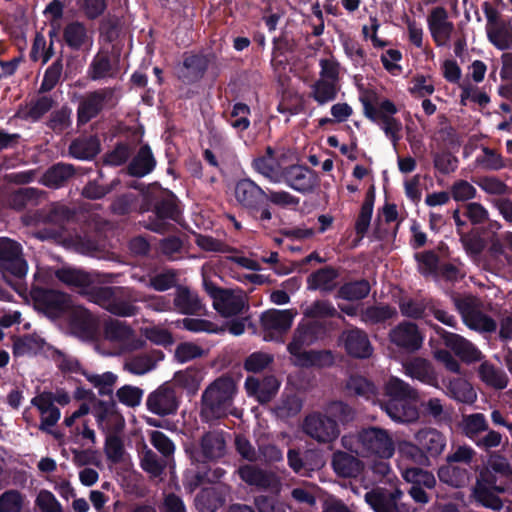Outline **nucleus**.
Wrapping results in <instances>:
<instances>
[{
  "instance_id": "obj_37",
  "label": "nucleus",
  "mask_w": 512,
  "mask_h": 512,
  "mask_svg": "<svg viewBox=\"0 0 512 512\" xmlns=\"http://www.w3.org/2000/svg\"><path fill=\"white\" fill-rule=\"evenodd\" d=\"M173 305L181 314L193 315L201 312L203 305L198 295L186 286H177Z\"/></svg>"
},
{
  "instance_id": "obj_60",
  "label": "nucleus",
  "mask_w": 512,
  "mask_h": 512,
  "mask_svg": "<svg viewBox=\"0 0 512 512\" xmlns=\"http://www.w3.org/2000/svg\"><path fill=\"white\" fill-rule=\"evenodd\" d=\"M201 381V372L193 368H189L184 371H179L174 375L175 384L192 393L198 390Z\"/></svg>"
},
{
  "instance_id": "obj_45",
  "label": "nucleus",
  "mask_w": 512,
  "mask_h": 512,
  "mask_svg": "<svg viewBox=\"0 0 512 512\" xmlns=\"http://www.w3.org/2000/svg\"><path fill=\"white\" fill-rule=\"evenodd\" d=\"M438 476L440 481L456 488L466 486L470 480V473L466 468L451 463L442 466L438 470Z\"/></svg>"
},
{
  "instance_id": "obj_1",
  "label": "nucleus",
  "mask_w": 512,
  "mask_h": 512,
  "mask_svg": "<svg viewBox=\"0 0 512 512\" xmlns=\"http://www.w3.org/2000/svg\"><path fill=\"white\" fill-rule=\"evenodd\" d=\"M341 445L357 456L390 459L395 453V443L390 432L377 426L362 428L354 434L344 435Z\"/></svg>"
},
{
  "instance_id": "obj_57",
  "label": "nucleus",
  "mask_w": 512,
  "mask_h": 512,
  "mask_svg": "<svg viewBox=\"0 0 512 512\" xmlns=\"http://www.w3.org/2000/svg\"><path fill=\"white\" fill-rule=\"evenodd\" d=\"M156 359L151 354H139L125 361L124 369L132 374L142 375L152 370Z\"/></svg>"
},
{
  "instance_id": "obj_26",
  "label": "nucleus",
  "mask_w": 512,
  "mask_h": 512,
  "mask_svg": "<svg viewBox=\"0 0 512 512\" xmlns=\"http://www.w3.org/2000/svg\"><path fill=\"white\" fill-rule=\"evenodd\" d=\"M414 440L428 457H438L446 446L445 436L432 427L418 430L414 435Z\"/></svg>"
},
{
  "instance_id": "obj_49",
  "label": "nucleus",
  "mask_w": 512,
  "mask_h": 512,
  "mask_svg": "<svg viewBox=\"0 0 512 512\" xmlns=\"http://www.w3.org/2000/svg\"><path fill=\"white\" fill-rule=\"evenodd\" d=\"M459 427L461 432L470 439H475L482 432L488 431V423L482 413L464 415Z\"/></svg>"
},
{
  "instance_id": "obj_59",
  "label": "nucleus",
  "mask_w": 512,
  "mask_h": 512,
  "mask_svg": "<svg viewBox=\"0 0 512 512\" xmlns=\"http://www.w3.org/2000/svg\"><path fill=\"white\" fill-rule=\"evenodd\" d=\"M149 438L152 446L159 452L163 458H167L173 462L175 445L173 441L167 437L163 432L153 430L149 433Z\"/></svg>"
},
{
  "instance_id": "obj_17",
  "label": "nucleus",
  "mask_w": 512,
  "mask_h": 512,
  "mask_svg": "<svg viewBox=\"0 0 512 512\" xmlns=\"http://www.w3.org/2000/svg\"><path fill=\"white\" fill-rule=\"evenodd\" d=\"M317 327L312 323H301L293 331L292 339L287 345V350L293 357V364L300 362V356L307 354L305 347L313 344L316 339Z\"/></svg>"
},
{
  "instance_id": "obj_20",
  "label": "nucleus",
  "mask_w": 512,
  "mask_h": 512,
  "mask_svg": "<svg viewBox=\"0 0 512 512\" xmlns=\"http://www.w3.org/2000/svg\"><path fill=\"white\" fill-rule=\"evenodd\" d=\"M485 472L480 473V477L477 478L475 485L472 488L471 496L481 506L490 509L492 511H500L503 506V500L491 490L489 485L495 483V477L491 479L484 478Z\"/></svg>"
},
{
  "instance_id": "obj_3",
  "label": "nucleus",
  "mask_w": 512,
  "mask_h": 512,
  "mask_svg": "<svg viewBox=\"0 0 512 512\" xmlns=\"http://www.w3.org/2000/svg\"><path fill=\"white\" fill-rule=\"evenodd\" d=\"M453 304L460 313L464 324L480 333H492L497 329L496 321L482 311V302L473 295L452 297Z\"/></svg>"
},
{
  "instance_id": "obj_29",
  "label": "nucleus",
  "mask_w": 512,
  "mask_h": 512,
  "mask_svg": "<svg viewBox=\"0 0 512 512\" xmlns=\"http://www.w3.org/2000/svg\"><path fill=\"white\" fill-rule=\"evenodd\" d=\"M245 389L250 396H254L260 403H267L277 393L279 382L274 376H267L262 380L248 377L245 381Z\"/></svg>"
},
{
  "instance_id": "obj_9",
  "label": "nucleus",
  "mask_w": 512,
  "mask_h": 512,
  "mask_svg": "<svg viewBox=\"0 0 512 512\" xmlns=\"http://www.w3.org/2000/svg\"><path fill=\"white\" fill-rule=\"evenodd\" d=\"M303 432L318 443H330L338 438L340 430L337 422L325 412L307 415L302 424Z\"/></svg>"
},
{
  "instance_id": "obj_30",
  "label": "nucleus",
  "mask_w": 512,
  "mask_h": 512,
  "mask_svg": "<svg viewBox=\"0 0 512 512\" xmlns=\"http://www.w3.org/2000/svg\"><path fill=\"white\" fill-rule=\"evenodd\" d=\"M71 325L77 333L83 338H92L99 326L97 317L82 306L71 308Z\"/></svg>"
},
{
  "instance_id": "obj_4",
  "label": "nucleus",
  "mask_w": 512,
  "mask_h": 512,
  "mask_svg": "<svg viewBox=\"0 0 512 512\" xmlns=\"http://www.w3.org/2000/svg\"><path fill=\"white\" fill-rule=\"evenodd\" d=\"M122 288L108 286H89L84 296L111 314L120 317L134 316L138 312V308L129 300L119 296Z\"/></svg>"
},
{
  "instance_id": "obj_62",
  "label": "nucleus",
  "mask_w": 512,
  "mask_h": 512,
  "mask_svg": "<svg viewBox=\"0 0 512 512\" xmlns=\"http://www.w3.org/2000/svg\"><path fill=\"white\" fill-rule=\"evenodd\" d=\"M399 452L405 459L411 460L415 464L426 466L429 465V458L423 452L418 443L404 441L399 446Z\"/></svg>"
},
{
  "instance_id": "obj_19",
  "label": "nucleus",
  "mask_w": 512,
  "mask_h": 512,
  "mask_svg": "<svg viewBox=\"0 0 512 512\" xmlns=\"http://www.w3.org/2000/svg\"><path fill=\"white\" fill-rule=\"evenodd\" d=\"M404 373L412 379L438 388V375L433 364L422 357H413L403 363Z\"/></svg>"
},
{
  "instance_id": "obj_12",
  "label": "nucleus",
  "mask_w": 512,
  "mask_h": 512,
  "mask_svg": "<svg viewBox=\"0 0 512 512\" xmlns=\"http://www.w3.org/2000/svg\"><path fill=\"white\" fill-rule=\"evenodd\" d=\"M179 399L175 389L165 383L152 391L146 399L147 409L160 417L173 415L177 412Z\"/></svg>"
},
{
  "instance_id": "obj_18",
  "label": "nucleus",
  "mask_w": 512,
  "mask_h": 512,
  "mask_svg": "<svg viewBox=\"0 0 512 512\" xmlns=\"http://www.w3.org/2000/svg\"><path fill=\"white\" fill-rule=\"evenodd\" d=\"M294 316L295 313L292 310L271 309L264 312L261 316V324L268 334L264 338L272 339L276 334L286 333L292 325Z\"/></svg>"
},
{
  "instance_id": "obj_32",
  "label": "nucleus",
  "mask_w": 512,
  "mask_h": 512,
  "mask_svg": "<svg viewBox=\"0 0 512 512\" xmlns=\"http://www.w3.org/2000/svg\"><path fill=\"white\" fill-rule=\"evenodd\" d=\"M101 150L100 140L96 135H82L69 145V155L80 160H91Z\"/></svg>"
},
{
  "instance_id": "obj_33",
  "label": "nucleus",
  "mask_w": 512,
  "mask_h": 512,
  "mask_svg": "<svg viewBox=\"0 0 512 512\" xmlns=\"http://www.w3.org/2000/svg\"><path fill=\"white\" fill-rule=\"evenodd\" d=\"M266 193L250 179H242L235 186L236 200L246 208H257Z\"/></svg>"
},
{
  "instance_id": "obj_40",
  "label": "nucleus",
  "mask_w": 512,
  "mask_h": 512,
  "mask_svg": "<svg viewBox=\"0 0 512 512\" xmlns=\"http://www.w3.org/2000/svg\"><path fill=\"white\" fill-rule=\"evenodd\" d=\"M76 170L72 164L58 163L50 167L42 177V182L50 188L64 186L74 177Z\"/></svg>"
},
{
  "instance_id": "obj_36",
  "label": "nucleus",
  "mask_w": 512,
  "mask_h": 512,
  "mask_svg": "<svg viewBox=\"0 0 512 512\" xmlns=\"http://www.w3.org/2000/svg\"><path fill=\"white\" fill-rule=\"evenodd\" d=\"M445 387L446 394L459 403L471 405L477 399L474 387L464 378H450L445 382Z\"/></svg>"
},
{
  "instance_id": "obj_28",
  "label": "nucleus",
  "mask_w": 512,
  "mask_h": 512,
  "mask_svg": "<svg viewBox=\"0 0 512 512\" xmlns=\"http://www.w3.org/2000/svg\"><path fill=\"white\" fill-rule=\"evenodd\" d=\"M55 277L64 285L78 290L82 295L94 283L92 275L81 269L62 267L54 271Z\"/></svg>"
},
{
  "instance_id": "obj_21",
  "label": "nucleus",
  "mask_w": 512,
  "mask_h": 512,
  "mask_svg": "<svg viewBox=\"0 0 512 512\" xmlns=\"http://www.w3.org/2000/svg\"><path fill=\"white\" fill-rule=\"evenodd\" d=\"M401 496L402 492L398 489L392 492L374 489L365 494V500L375 512H401L404 509L398 503Z\"/></svg>"
},
{
  "instance_id": "obj_23",
  "label": "nucleus",
  "mask_w": 512,
  "mask_h": 512,
  "mask_svg": "<svg viewBox=\"0 0 512 512\" xmlns=\"http://www.w3.org/2000/svg\"><path fill=\"white\" fill-rule=\"evenodd\" d=\"M360 456L337 450L333 453L331 465L334 472L343 478H356L364 470V463Z\"/></svg>"
},
{
  "instance_id": "obj_43",
  "label": "nucleus",
  "mask_w": 512,
  "mask_h": 512,
  "mask_svg": "<svg viewBox=\"0 0 512 512\" xmlns=\"http://www.w3.org/2000/svg\"><path fill=\"white\" fill-rule=\"evenodd\" d=\"M338 271L332 267H324L312 273L308 279V289L330 292L335 288Z\"/></svg>"
},
{
  "instance_id": "obj_51",
  "label": "nucleus",
  "mask_w": 512,
  "mask_h": 512,
  "mask_svg": "<svg viewBox=\"0 0 512 512\" xmlns=\"http://www.w3.org/2000/svg\"><path fill=\"white\" fill-rule=\"evenodd\" d=\"M254 169L273 182H279L282 177L280 164L275 157H257L253 161Z\"/></svg>"
},
{
  "instance_id": "obj_50",
  "label": "nucleus",
  "mask_w": 512,
  "mask_h": 512,
  "mask_svg": "<svg viewBox=\"0 0 512 512\" xmlns=\"http://www.w3.org/2000/svg\"><path fill=\"white\" fill-rule=\"evenodd\" d=\"M335 358L330 350H309L307 354L300 356L299 367H329L334 364Z\"/></svg>"
},
{
  "instance_id": "obj_22",
  "label": "nucleus",
  "mask_w": 512,
  "mask_h": 512,
  "mask_svg": "<svg viewBox=\"0 0 512 512\" xmlns=\"http://www.w3.org/2000/svg\"><path fill=\"white\" fill-rule=\"evenodd\" d=\"M287 184L299 192H309L317 185V176L307 167L291 165L282 171Z\"/></svg>"
},
{
  "instance_id": "obj_25",
  "label": "nucleus",
  "mask_w": 512,
  "mask_h": 512,
  "mask_svg": "<svg viewBox=\"0 0 512 512\" xmlns=\"http://www.w3.org/2000/svg\"><path fill=\"white\" fill-rule=\"evenodd\" d=\"M411 399L387 400L381 404L382 409L395 422L414 423L419 417L418 408Z\"/></svg>"
},
{
  "instance_id": "obj_46",
  "label": "nucleus",
  "mask_w": 512,
  "mask_h": 512,
  "mask_svg": "<svg viewBox=\"0 0 512 512\" xmlns=\"http://www.w3.org/2000/svg\"><path fill=\"white\" fill-rule=\"evenodd\" d=\"M347 394L371 399L376 396V386L367 378L361 375H351L345 384Z\"/></svg>"
},
{
  "instance_id": "obj_7",
  "label": "nucleus",
  "mask_w": 512,
  "mask_h": 512,
  "mask_svg": "<svg viewBox=\"0 0 512 512\" xmlns=\"http://www.w3.org/2000/svg\"><path fill=\"white\" fill-rule=\"evenodd\" d=\"M31 295L37 309L50 318H58L72 308L70 295L59 290L34 288Z\"/></svg>"
},
{
  "instance_id": "obj_63",
  "label": "nucleus",
  "mask_w": 512,
  "mask_h": 512,
  "mask_svg": "<svg viewBox=\"0 0 512 512\" xmlns=\"http://www.w3.org/2000/svg\"><path fill=\"white\" fill-rule=\"evenodd\" d=\"M178 281L177 272L169 269L161 271L149 278V286L156 291H166L175 287Z\"/></svg>"
},
{
  "instance_id": "obj_54",
  "label": "nucleus",
  "mask_w": 512,
  "mask_h": 512,
  "mask_svg": "<svg viewBox=\"0 0 512 512\" xmlns=\"http://www.w3.org/2000/svg\"><path fill=\"white\" fill-rule=\"evenodd\" d=\"M311 97L323 105L335 99L338 91V84L332 83L331 81H324V79H318L312 86Z\"/></svg>"
},
{
  "instance_id": "obj_55",
  "label": "nucleus",
  "mask_w": 512,
  "mask_h": 512,
  "mask_svg": "<svg viewBox=\"0 0 512 512\" xmlns=\"http://www.w3.org/2000/svg\"><path fill=\"white\" fill-rule=\"evenodd\" d=\"M402 476L412 486H422L431 489L436 484V479L431 472L418 467L403 470Z\"/></svg>"
},
{
  "instance_id": "obj_42",
  "label": "nucleus",
  "mask_w": 512,
  "mask_h": 512,
  "mask_svg": "<svg viewBox=\"0 0 512 512\" xmlns=\"http://www.w3.org/2000/svg\"><path fill=\"white\" fill-rule=\"evenodd\" d=\"M384 390L388 400L411 399V401L414 402L419 400L418 390L397 377L389 378L385 384Z\"/></svg>"
},
{
  "instance_id": "obj_39",
  "label": "nucleus",
  "mask_w": 512,
  "mask_h": 512,
  "mask_svg": "<svg viewBox=\"0 0 512 512\" xmlns=\"http://www.w3.org/2000/svg\"><path fill=\"white\" fill-rule=\"evenodd\" d=\"M477 372L481 381L495 390H503L508 385L509 379L507 374L488 361L482 362Z\"/></svg>"
},
{
  "instance_id": "obj_10",
  "label": "nucleus",
  "mask_w": 512,
  "mask_h": 512,
  "mask_svg": "<svg viewBox=\"0 0 512 512\" xmlns=\"http://www.w3.org/2000/svg\"><path fill=\"white\" fill-rule=\"evenodd\" d=\"M431 326L442 339L444 345L464 363L471 364L482 360V352L468 339L459 334L448 332L437 325Z\"/></svg>"
},
{
  "instance_id": "obj_6",
  "label": "nucleus",
  "mask_w": 512,
  "mask_h": 512,
  "mask_svg": "<svg viewBox=\"0 0 512 512\" xmlns=\"http://www.w3.org/2000/svg\"><path fill=\"white\" fill-rule=\"evenodd\" d=\"M117 99V88L106 87L86 93L77 108L78 125H83L95 118L104 107Z\"/></svg>"
},
{
  "instance_id": "obj_2",
  "label": "nucleus",
  "mask_w": 512,
  "mask_h": 512,
  "mask_svg": "<svg viewBox=\"0 0 512 512\" xmlns=\"http://www.w3.org/2000/svg\"><path fill=\"white\" fill-rule=\"evenodd\" d=\"M238 392L237 382L228 374L213 380L201 396V417L213 421L227 416Z\"/></svg>"
},
{
  "instance_id": "obj_34",
  "label": "nucleus",
  "mask_w": 512,
  "mask_h": 512,
  "mask_svg": "<svg viewBox=\"0 0 512 512\" xmlns=\"http://www.w3.org/2000/svg\"><path fill=\"white\" fill-rule=\"evenodd\" d=\"M207 67L208 60L205 56L186 55L178 71V76L184 83H194L203 77Z\"/></svg>"
},
{
  "instance_id": "obj_14",
  "label": "nucleus",
  "mask_w": 512,
  "mask_h": 512,
  "mask_svg": "<svg viewBox=\"0 0 512 512\" xmlns=\"http://www.w3.org/2000/svg\"><path fill=\"white\" fill-rule=\"evenodd\" d=\"M390 341L408 352H415L422 347L423 336L418 326L412 322H401L389 332Z\"/></svg>"
},
{
  "instance_id": "obj_53",
  "label": "nucleus",
  "mask_w": 512,
  "mask_h": 512,
  "mask_svg": "<svg viewBox=\"0 0 512 512\" xmlns=\"http://www.w3.org/2000/svg\"><path fill=\"white\" fill-rule=\"evenodd\" d=\"M75 216V211L65 205L54 203L45 210L44 223H49L62 227L71 221Z\"/></svg>"
},
{
  "instance_id": "obj_16",
  "label": "nucleus",
  "mask_w": 512,
  "mask_h": 512,
  "mask_svg": "<svg viewBox=\"0 0 512 512\" xmlns=\"http://www.w3.org/2000/svg\"><path fill=\"white\" fill-rule=\"evenodd\" d=\"M64 43L73 51H89L93 45V30L78 20L63 28Z\"/></svg>"
},
{
  "instance_id": "obj_41",
  "label": "nucleus",
  "mask_w": 512,
  "mask_h": 512,
  "mask_svg": "<svg viewBox=\"0 0 512 512\" xmlns=\"http://www.w3.org/2000/svg\"><path fill=\"white\" fill-rule=\"evenodd\" d=\"M43 192L35 188H19L12 191L7 198V205L16 210H22L40 203Z\"/></svg>"
},
{
  "instance_id": "obj_15",
  "label": "nucleus",
  "mask_w": 512,
  "mask_h": 512,
  "mask_svg": "<svg viewBox=\"0 0 512 512\" xmlns=\"http://www.w3.org/2000/svg\"><path fill=\"white\" fill-rule=\"evenodd\" d=\"M339 343L352 357L368 358L372 354L373 349L367 334L357 327L342 331L339 336Z\"/></svg>"
},
{
  "instance_id": "obj_61",
  "label": "nucleus",
  "mask_w": 512,
  "mask_h": 512,
  "mask_svg": "<svg viewBox=\"0 0 512 512\" xmlns=\"http://www.w3.org/2000/svg\"><path fill=\"white\" fill-rule=\"evenodd\" d=\"M195 505L200 512H215L222 505V500L216 491L205 489L196 495Z\"/></svg>"
},
{
  "instance_id": "obj_11",
  "label": "nucleus",
  "mask_w": 512,
  "mask_h": 512,
  "mask_svg": "<svg viewBox=\"0 0 512 512\" xmlns=\"http://www.w3.org/2000/svg\"><path fill=\"white\" fill-rule=\"evenodd\" d=\"M103 333L106 340L118 343L126 351L142 349L146 344L145 340L136 336L128 324L117 319L106 321Z\"/></svg>"
},
{
  "instance_id": "obj_48",
  "label": "nucleus",
  "mask_w": 512,
  "mask_h": 512,
  "mask_svg": "<svg viewBox=\"0 0 512 512\" xmlns=\"http://www.w3.org/2000/svg\"><path fill=\"white\" fill-rule=\"evenodd\" d=\"M359 315L361 321L366 324H378L393 318L397 312L389 305H372L362 308Z\"/></svg>"
},
{
  "instance_id": "obj_8",
  "label": "nucleus",
  "mask_w": 512,
  "mask_h": 512,
  "mask_svg": "<svg viewBox=\"0 0 512 512\" xmlns=\"http://www.w3.org/2000/svg\"><path fill=\"white\" fill-rule=\"evenodd\" d=\"M227 443L223 431L205 432L191 450V458L196 462L216 461L225 456Z\"/></svg>"
},
{
  "instance_id": "obj_5",
  "label": "nucleus",
  "mask_w": 512,
  "mask_h": 512,
  "mask_svg": "<svg viewBox=\"0 0 512 512\" xmlns=\"http://www.w3.org/2000/svg\"><path fill=\"white\" fill-rule=\"evenodd\" d=\"M23 246L9 237H0V272L17 279H23L28 273Z\"/></svg>"
},
{
  "instance_id": "obj_47",
  "label": "nucleus",
  "mask_w": 512,
  "mask_h": 512,
  "mask_svg": "<svg viewBox=\"0 0 512 512\" xmlns=\"http://www.w3.org/2000/svg\"><path fill=\"white\" fill-rule=\"evenodd\" d=\"M370 290V283L365 279H360L343 284L337 291V297L348 301H357L367 297Z\"/></svg>"
},
{
  "instance_id": "obj_24",
  "label": "nucleus",
  "mask_w": 512,
  "mask_h": 512,
  "mask_svg": "<svg viewBox=\"0 0 512 512\" xmlns=\"http://www.w3.org/2000/svg\"><path fill=\"white\" fill-rule=\"evenodd\" d=\"M237 474L240 479L249 486H254L260 490H268L274 487L277 479L274 473L264 470L256 465H241Z\"/></svg>"
},
{
  "instance_id": "obj_31",
  "label": "nucleus",
  "mask_w": 512,
  "mask_h": 512,
  "mask_svg": "<svg viewBox=\"0 0 512 512\" xmlns=\"http://www.w3.org/2000/svg\"><path fill=\"white\" fill-rule=\"evenodd\" d=\"M119 71L117 62L111 58L108 52L99 51L89 66L88 77L91 80L113 78Z\"/></svg>"
},
{
  "instance_id": "obj_44",
  "label": "nucleus",
  "mask_w": 512,
  "mask_h": 512,
  "mask_svg": "<svg viewBox=\"0 0 512 512\" xmlns=\"http://www.w3.org/2000/svg\"><path fill=\"white\" fill-rule=\"evenodd\" d=\"M155 167V159L149 146H142L128 166V172L135 177H143Z\"/></svg>"
},
{
  "instance_id": "obj_58",
  "label": "nucleus",
  "mask_w": 512,
  "mask_h": 512,
  "mask_svg": "<svg viewBox=\"0 0 512 512\" xmlns=\"http://www.w3.org/2000/svg\"><path fill=\"white\" fill-rule=\"evenodd\" d=\"M489 40L500 50H506L512 46V29L506 25L488 26Z\"/></svg>"
},
{
  "instance_id": "obj_64",
  "label": "nucleus",
  "mask_w": 512,
  "mask_h": 512,
  "mask_svg": "<svg viewBox=\"0 0 512 512\" xmlns=\"http://www.w3.org/2000/svg\"><path fill=\"white\" fill-rule=\"evenodd\" d=\"M23 496L18 490H7L0 495V512H20Z\"/></svg>"
},
{
  "instance_id": "obj_56",
  "label": "nucleus",
  "mask_w": 512,
  "mask_h": 512,
  "mask_svg": "<svg viewBox=\"0 0 512 512\" xmlns=\"http://www.w3.org/2000/svg\"><path fill=\"white\" fill-rule=\"evenodd\" d=\"M324 412L336 422L339 421L342 424L349 423L355 419V410L348 404L342 401H332L328 403Z\"/></svg>"
},
{
  "instance_id": "obj_13",
  "label": "nucleus",
  "mask_w": 512,
  "mask_h": 512,
  "mask_svg": "<svg viewBox=\"0 0 512 512\" xmlns=\"http://www.w3.org/2000/svg\"><path fill=\"white\" fill-rule=\"evenodd\" d=\"M213 306L223 317L236 316L246 307V295L242 290H213Z\"/></svg>"
},
{
  "instance_id": "obj_52",
  "label": "nucleus",
  "mask_w": 512,
  "mask_h": 512,
  "mask_svg": "<svg viewBox=\"0 0 512 512\" xmlns=\"http://www.w3.org/2000/svg\"><path fill=\"white\" fill-rule=\"evenodd\" d=\"M303 315L307 318H332L338 317L344 320L336 308L327 300H316L303 309Z\"/></svg>"
},
{
  "instance_id": "obj_35",
  "label": "nucleus",
  "mask_w": 512,
  "mask_h": 512,
  "mask_svg": "<svg viewBox=\"0 0 512 512\" xmlns=\"http://www.w3.org/2000/svg\"><path fill=\"white\" fill-rule=\"evenodd\" d=\"M396 113L397 108L392 101L386 99L381 102L378 120L381 121L385 134L390 137L394 146H396L400 140L399 133L402 128L401 123L393 117Z\"/></svg>"
},
{
  "instance_id": "obj_38",
  "label": "nucleus",
  "mask_w": 512,
  "mask_h": 512,
  "mask_svg": "<svg viewBox=\"0 0 512 512\" xmlns=\"http://www.w3.org/2000/svg\"><path fill=\"white\" fill-rule=\"evenodd\" d=\"M172 463L167 458H163L162 455L156 453L152 448L143 444L142 451L140 454V466L141 468L150 475L152 478L161 477L166 468Z\"/></svg>"
},
{
  "instance_id": "obj_27",
  "label": "nucleus",
  "mask_w": 512,
  "mask_h": 512,
  "mask_svg": "<svg viewBox=\"0 0 512 512\" xmlns=\"http://www.w3.org/2000/svg\"><path fill=\"white\" fill-rule=\"evenodd\" d=\"M428 25L433 39L438 45H445L453 31V24L448 21V15L443 7L434 8L428 16Z\"/></svg>"
}]
</instances>
